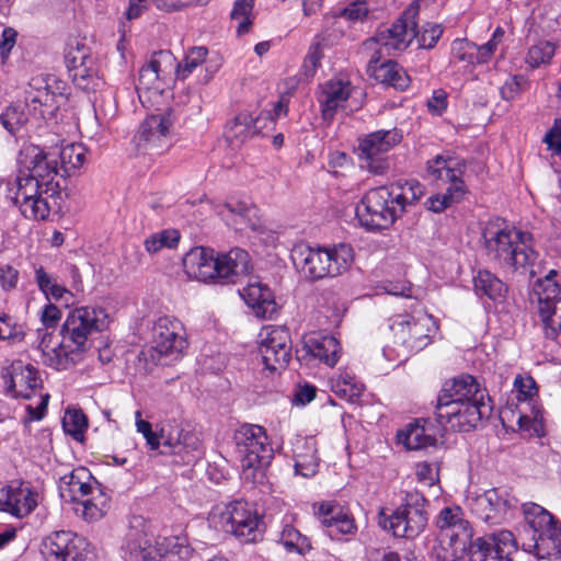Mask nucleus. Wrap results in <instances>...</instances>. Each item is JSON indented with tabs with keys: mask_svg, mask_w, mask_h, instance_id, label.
<instances>
[{
	"mask_svg": "<svg viewBox=\"0 0 561 561\" xmlns=\"http://www.w3.org/2000/svg\"><path fill=\"white\" fill-rule=\"evenodd\" d=\"M438 527L437 558L456 561L469 554L471 561H488L501 553L516 550V541L510 530H499L472 540V528L459 506L443 508L436 520Z\"/></svg>",
	"mask_w": 561,
	"mask_h": 561,
	"instance_id": "1",
	"label": "nucleus"
},
{
	"mask_svg": "<svg viewBox=\"0 0 561 561\" xmlns=\"http://www.w3.org/2000/svg\"><path fill=\"white\" fill-rule=\"evenodd\" d=\"M486 390L471 375L446 380L435 405L436 421L459 432H468L488 419L492 408Z\"/></svg>",
	"mask_w": 561,
	"mask_h": 561,
	"instance_id": "2",
	"label": "nucleus"
},
{
	"mask_svg": "<svg viewBox=\"0 0 561 561\" xmlns=\"http://www.w3.org/2000/svg\"><path fill=\"white\" fill-rule=\"evenodd\" d=\"M481 236L485 255L494 265L505 272L535 274L533 267L539 254L534 248V238L529 232L496 219L485 224Z\"/></svg>",
	"mask_w": 561,
	"mask_h": 561,
	"instance_id": "3",
	"label": "nucleus"
},
{
	"mask_svg": "<svg viewBox=\"0 0 561 561\" xmlns=\"http://www.w3.org/2000/svg\"><path fill=\"white\" fill-rule=\"evenodd\" d=\"M108 323V314L103 308L85 306L71 310L60 329L61 355H54L53 364L75 365L90 347V337L104 331Z\"/></svg>",
	"mask_w": 561,
	"mask_h": 561,
	"instance_id": "4",
	"label": "nucleus"
},
{
	"mask_svg": "<svg viewBox=\"0 0 561 561\" xmlns=\"http://www.w3.org/2000/svg\"><path fill=\"white\" fill-rule=\"evenodd\" d=\"M290 257L295 268L304 278L316 282L346 272L353 263L354 251L346 243L311 247L301 242L294 245Z\"/></svg>",
	"mask_w": 561,
	"mask_h": 561,
	"instance_id": "5",
	"label": "nucleus"
},
{
	"mask_svg": "<svg viewBox=\"0 0 561 561\" xmlns=\"http://www.w3.org/2000/svg\"><path fill=\"white\" fill-rule=\"evenodd\" d=\"M438 325L435 319L420 311L417 314L399 313L390 318V330L393 335V346H386L383 355L389 360H407L432 343L433 334Z\"/></svg>",
	"mask_w": 561,
	"mask_h": 561,
	"instance_id": "6",
	"label": "nucleus"
},
{
	"mask_svg": "<svg viewBox=\"0 0 561 561\" xmlns=\"http://www.w3.org/2000/svg\"><path fill=\"white\" fill-rule=\"evenodd\" d=\"M236 453L241 462L242 478L252 483L263 478L264 468L274 457L264 427L255 424H242L233 433Z\"/></svg>",
	"mask_w": 561,
	"mask_h": 561,
	"instance_id": "7",
	"label": "nucleus"
},
{
	"mask_svg": "<svg viewBox=\"0 0 561 561\" xmlns=\"http://www.w3.org/2000/svg\"><path fill=\"white\" fill-rule=\"evenodd\" d=\"M209 522L216 529L244 543L259 541L264 533L263 517L242 500L215 508L209 515Z\"/></svg>",
	"mask_w": 561,
	"mask_h": 561,
	"instance_id": "8",
	"label": "nucleus"
},
{
	"mask_svg": "<svg viewBox=\"0 0 561 561\" xmlns=\"http://www.w3.org/2000/svg\"><path fill=\"white\" fill-rule=\"evenodd\" d=\"M137 431L144 435L150 449L156 450L163 447V455H179L184 463L190 465L198 451L201 442L197 436L188 431H184L175 421L162 424L160 432L154 433L151 424L141 419V412H136Z\"/></svg>",
	"mask_w": 561,
	"mask_h": 561,
	"instance_id": "9",
	"label": "nucleus"
},
{
	"mask_svg": "<svg viewBox=\"0 0 561 561\" xmlns=\"http://www.w3.org/2000/svg\"><path fill=\"white\" fill-rule=\"evenodd\" d=\"M425 496L417 492H407L403 502L387 514L386 510L378 513V525L397 538L412 539L426 527L428 514Z\"/></svg>",
	"mask_w": 561,
	"mask_h": 561,
	"instance_id": "10",
	"label": "nucleus"
},
{
	"mask_svg": "<svg viewBox=\"0 0 561 561\" xmlns=\"http://www.w3.org/2000/svg\"><path fill=\"white\" fill-rule=\"evenodd\" d=\"M463 167L465 162L442 154L427 161L428 176L434 181L448 182L449 186L445 193L430 196L424 203L426 209L438 214L462 199L466 194V185L461 179Z\"/></svg>",
	"mask_w": 561,
	"mask_h": 561,
	"instance_id": "11",
	"label": "nucleus"
},
{
	"mask_svg": "<svg viewBox=\"0 0 561 561\" xmlns=\"http://www.w3.org/2000/svg\"><path fill=\"white\" fill-rule=\"evenodd\" d=\"M403 214V206L394 201L392 184L369 190L362 198L356 215L369 230L388 229Z\"/></svg>",
	"mask_w": 561,
	"mask_h": 561,
	"instance_id": "12",
	"label": "nucleus"
},
{
	"mask_svg": "<svg viewBox=\"0 0 561 561\" xmlns=\"http://www.w3.org/2000/svg\"><path fill=\"white\" fill-rule=\"evenodd\" d=\"M403 138L398 128L380 129L358 139L360 168L374 174H383L389 169L387 153Z\"/></svg>",
	"mask_w": 561,
	"mask_h": 561,
	"instance_id": "13",
	"label": "nucleus"
},
{
	"mask_svg": "<svg viewBox=\"0 0 561 561\" xmlns=\"http://www.w3.org/2000/svg\"><path fill=\"white\" fill-rule=\"evenodd\" d=\"M417 12V7L410 5L390 26L380 27L365 45L378 44L380 48L377 51L380 54L387 51L390 55L391 51L405 50L416 36Z\"/></svg>",
	"mask_w": 561,
	"mask_h": 561,
	"instance_id": "14",
	"label": "nucleus"
},
{
	"mask_svg": "<svg viewBox=\"0 0 561 561\" xmlns=\"http://www.w3.org/2000/svg\"><path fill=\"white\" fill-rule=\"evenodd\" d=\"M65 62L73 83L81 90H95L99 85L98 67L91 48L72 39L65 50Z\"/></svg>",
	"mask_w": 561,
	"mask_h": 561,
	"instance_id": "15",
	"label": "nucleus"
},
{
	"mask_svg": "<svg viewBox=\"0 0 561 561\" xmlns=\"http://www.w3.org/2000/svg\"><path fill=\"white\" fill-rule=\"evenodd\" d=\"M19 164L22 174L26 173L42 182L45 185V193L51 192L50 196H53L55 193L53 181L59 172L55 150L46 152L37 146L24 147L20 151Z\"/></svg>",
	"mask_w": 561,
	"mask_h": 561,
	"instance_id": "16",
	"label": "nucleus"
},
{
	"mask_svg": "<svg viewBox=\"0 0 561 561\" xmlns=\"http://www.w3.org/2000/svg\"><path fill=\"white\" fill-rule=\"evenodd\" d=\"M542 283L533 287L529 300L536 304V312L541 321L547 339L556 340L561 333V286L540 289Z\"/></svg>",
	"mask_w": 561,
	"mask_h": 561,
	"instance_id": "17",
	"label": "nucleus"
},
{
	"mask_svg": "<svg viewBox=\"0 0 561 561\" xmlns=\"http://www.w3.org/2000/svg\"><path fill=\"white\" fill-rule=\"evenodd\" d=\"M16 191L13 202L19 206L22 215L31 219H46L50 214L47 199L43 196L45 185L42 182L27 175L19 173L15 179Z\"/></svg>",
	"mask_w": 561,
	"mask_h": 561,
	"instance_id": "18",
	"label": "nucleus"
},
{
	"mask_svg": "<svg viewBox=\"0 0 561 561\" xmlns=\"http://www.w3.org/2000/svg\"><path fill=\"white\" fill-rule=\"evenodd\" d=\"M540 513L531 522L535 530L534 553L538 559L557 560L561 558V524L545 508L537 506Z\"/></svg>",
	"mask_w": 561,
	"mask_h": 561,
	"instance_id": "19",
	"label": "nucleus"
},
{
	"mask_svg": "<svg viewBox=\"0 0 561 561\" xmlns=\"http://www.w3.org/2000/svg\"><path fill=\"white\" fill-rule=\"evenodd\" d=\"M260 353L270 371L284 369L290 360L291 342L288 330L282 327H266L261 332Z\"/></svg>",
	"mask_w": 561,
	"mask_h": 561,
	"instance_id": "20",
	"label": "nucleus"
},
{
	"mask_svg": "<svg viewBox=\"0 0 561 561\" xmlns=\"http://www.w3.org/2000/svg\"><path fill=\"white\" fill-rule=\"evenodd\" d=\"M517 500L506 489L493 488L469 500L471 512L481 520L500 524L514 508Z\"/></svg>",
	"mask_w": 561,
	"mask_h": 561,
	"instance_id": "21",
	"label": "nucleus"
},
{
	"mask_svg": "<svg viewBox=\"0 0 561 561\" xmlns=\"http://www.w3.org/2000/svg\"><path fill=\"white\" fill-rule=\"evenodd\" d=\"M314 516L332 539H341L342 536L353 535L357 530L355 519L351 512L334 501L322 502L313 505Z\"/></svg>",
	"mask_w": 561,
	"mask_h": 561,
	"instance_id": "22",
	"label": "nucleus"
},
{
	"mask_svg": "<svg viewBox=\"0 0 561 561\" xmlns=\"http://www.w3.org/2000/svg\"><path fill=\"white\" fill-rule=\"evenodd\" d=\"M182 323L169 317L159 318L152 327V343L154 350L172 359L179 358L187 342L183 335Z\"/></svg>",
	"mask_w": 561,
	"mask_h": 561,
	"instance_id": "23",
	"label": "nucleus"
},
{
	"mask_svg": "<svg viewBox=\"0 0 561 561\" xmlns=\"http://www.w3.org/2000/svg\"><path fill=\"white\" fill-rule=\"evenodd\" d=\"M164 541L141 529L131 528L123 546L125 558L129 561H160L168 552Z\"/></svg>",
	"mask_w": 561,
	"mask_h": 561,
	"instance_id": "24",
	"label": "nucleus"
},
{
	"mask_svg": "<svg viewBox=\"0 0 561 561\" xmlns=\"http://www.w3.org/2000/svg\"><path fill=\"white\" fill-rule=\"evenodd\" d=\"M171 126L168 115H150L140 124L134 141L139 148L163 150L170 146Z\"/></svg>",
	"mask_w": 561,
	"mask_h": 561,
	"instance_id": "25",
	"label": "nucleus"
},
{
	"mask_svg": "<svg viewBox=\"0 0 561 561\" xmlns=\"http://www.w3.org/2000/svg\"><path fill=\"white\" fill-rule=\"evenodd\" d=\"M183 268L190 278L204 283H220L218 257L211 249L204 247L191 249L183 257Z\"/></svg>",
	"mask_w": 561,
	"mask_h": 561,
	"instance_id": "26",
	"label": "nucleus"
},
{
	"mask_svg": "<svg viewBox=\"0 0 561 561\" xmlns=\"http://www.w3.org/2000/svg\"><path fill=\"white\" fill-rule=\"evenodd\" d=\"M82 542L72 531H54L43 540L42 553L46 561H77Z\"/></svg>",
	"mask_w": 561,
	"mask_h": 561,
	"instance_id": "27",
	"label": "nucleus"
},
{
	"mask_svg": "<svg viewBox=\"0 0 561 561\" xmlns=\"http://www.w3.org/2000/svg\"><path fill=\"white\" fill-rule=\"evenodd\" d=\"M381 56L380 51L373 54L367 65L368 75L387 87L404 91L410 84L405 70L394 60L381 61Z\"/></svg>",
	"mask_w": 561,
	"mask_h": 561,
	"instance_id": "28",
	"label": "nucleus"
},
{
	"mask_svg": "<svg viewBox=\"0 0 561 561\" xmlns=\"http://www.w3.org/2000/svg\"><path fill=\"white\" fill-rule=\"evenodd\" d=\"M240 295L257 317L272 319L277 313L278 307L272 290L257 278H251Z\"/></svg>",
	"mask_w": 561,
	"mask_h": 561,
	"instance_id": "29",
	"label": "nucleus"
},
{
	"mask_svg": "<svg viewBox=\"0 0 561 561\" xmlns=\"http://www.w3.org/2000/svg\"><path fill=\"white\" fill-rule=\"evenodd\" d=\"M41 382L38 370L33 365L16 360L11 365L7 390L14 398L28 399Z\"/></svg>",
	"mask_w": 561,
	"mask_h": 561,
	"instance_id": "30",
	"label": "nucleus"
},
{
	"mask_svg": "<svg viewBox=\"0 0 561 561\" xmlns=\"http://www.w3.org/2000/svg\"><path fill=\"white\" fill-rule=\"evenodd\" d=\"M270 112H261L255 118L248 112H241L231 119L225 130V136L231 145L243 144L263 130L262 121L271 119Z\"/></svg>",
	"mask_w": 561,
	"mask_h": 561,
	"instance_id": "31",
	"label": "nucleus"
},
{
	"mask_svg": "<svg viewBox=\"0 0 561 561\" xmlns=\"http://www.w3.org/2000/svg\"><path fill=\"white\" fill-rule=\"evenodd\" d=\"M351 95L348 82L341 80H329L320 85L318 102L320 103L322 116L330 121L340 107H343Z\"/></svg>",
	"mask_w": 561,
	"mask_h": 561,
	"instance_id": "32",
	"label": "nucleus"
},
{
	"mask_svg": "<svg viewBox=\"0 0 561 561\" xmlns=\"http://www.w3.org/2000/svg\"><path fill=\"white\" fill-rule=\"evenodd\" d=\"M227 210L232 215V224L237 230H243L249 228L252 231H263L264 225L259 215V209L248 201H241L236 198L228 199L219 214L225 216Z\"/></svg>",
	"mask_w": 561,
	"mask_h": 561,
	"instance_id": "33",
	"label": "nucleus"
},
{
	"mask_svg": "<svg viewBox=\"0 0 561 561\" xmlns=\"http://www.w3.org/2000/svg\"><path fill=\"white\" fill-rule=\"evenodd\" d=\"M220 283L234 282V277L244 276L251 270V260L247 251L240 248L217 255Z\"/></svg>",
	"mask_w": 561,
	"mask_h": 561,
	"instance_id": "34",
	"label": "nucleus"
},
{
	"mask_svg": "<svg viewBox=\"0 0 561 561\" xmlns=\"http://www.w3.org/2000/svg\"><path fill=\"white\" fill-rule=\"evenodd\" d=\"M295 471L302 477H312L318 471L319 458L314 443L308 439L297 440L294 448Z\"/></svg>",
	"mask_w": 561,
	"mask_h": 561,
	"instance_id": "35",
	"label": "nucleus"
},
{
	"mask_svg": "<svg viewBox=\"0 0 561 561\" xmlns=\"http://www.w3.org/2000/svg\"><path fill=\"white\" fill-rule=\"evenodd\" d=\"M473 287L479 297L485 296L494 302L504 300L507 293V286L488 270H480L473 276Z\"/></svg>",
	"mask_w": 561,
	"mask_h": 561,
	"instance_id": "36",
	"label": "nucleus"
},
{
	"mask_svg": "<svg viewBox=\"0 0 561 561\" xmlns=\"http://www.w3.org/2000/svg\"><path fill=\"white\" fill-rule=\"evenodd\" d=\"M308 352L328 366H334L339 358V341L331 335L310 337L307 343Z\"/></svg>",
	"mask_w": 561,
	"mask_h": 561,
	"instance_id": "37",
	"label": "nucleus"
},
{
	"mask_svg": "<svg viewBox=\"0 0 561 561\" xmlns=\"http://www.w3.org/2000/svg\"><path fill=\"white\" fill-rule=\"evenodd\" d=\"M84 478H91L85 469L75 470L70 474L64 476L60 483L61 496L66 497V491H68L70 500L79 502L82 500L81 497L91 494L92 486L83 481Z\"/></svg>",
	"mask_w": 561,
	"mask_h": 561,
	"instance_id": "38",
	"label": "nucleus"
},
{
	"mask_svg": "<svg viewBox=\"0 0 561 561\" xmlns=\"http://www.w3.org/2000/svg\"><path fill=\"white\" fill-rule=\"evenodd\" d=\"M37 506V493L28 488L9 489V512L18 517L30 514Z\"/></svg>",
	"mask_w": 561,
	"mask_h": 561,
	"instance_id": "39",
	"label": "nucleus"
},
{
	"mask_svg": "<svg viewBox=\"0 0 561 561\" xmlns=\"http://www.w3.org/2000/svg\"><path fill=\"white\" fill-rule=\"evenodd\" d=\"M331 389L341 399L354 403L360 398L364 387L345 371L331 379Z\"/></svg>",
	"mask_w": 561,
	"mask_h": 561,
	"instance_id": "40",
	"label": "nucleus"
},
{
	"mask_svg": "<svg viewBox=\"0 0 561 561\" xmlns=\"http://www.w3.org/2000/svg\"><path fill=\"white\" fill-rule=\"evenodd\" d=\"M55 151L59 158L60 169L68 175L85 162L87 150L81 144H68Z\"/></svg>",
	"mask_w": 561,
	"mask_h": 561,
	"instance_id": "41",
	"label": "nucleus"
},
{
	"mask_svg": "<svg viewBox=\"0 0 561 561\" xmlns=\"http://www.w3.org/2000/svg\"><path fill=\"white\" fill-rule=\"evenodd\" d=\"M398 437L408 449H421L436 444V438L419 424H410L404 432L398 434Z\"/></svg>",
	"mask_w": 561,
	"mask_h": 561,
	"instance_id": "42",
	"label": "nucleus"
},
{
	"mask_svg": "<svg viewBox=\"0 0 561 561\" xmlns=\"http://www.w3.org/2000/svg\"><path fill=\"white\" fill-rule=\"evenodd\" d=\"M77 503L81 505V508L77 507L76 511L81 512L82 517L88 522L101 519L108 508L107 499L100 490H98L96 496L87 500L82 499Z\"/></svg>",
	"mask_w": 561,
	"mask_h": 561,
	"instance_id": "43",
	"label": "nucleus"
},
{
	"mask_svg": "<svg viewBox=\"0 0 561 561\" xmlns=\"http://www.w3.org/2000/svg\"><path fill=\"white\" fill-rule=\"evenodd\" d=\"M208 49L204 46L192 47L187 50L182 62L176 67V78L185 80L195 68L205 62Z\"/></svg>",
	"mask_w": 561,
	"mask_h": 561,
	"instance_id": "44",
	"label": "nucleus"
},
{
	"mask_svg": "<svg viewBox=\"0 0 561 561\" xmlns=\"http://www.w3.org/2000/svg\"><path fill=\"white\" fill-rule=\"evenodd\" d=\"M49 329H38L37 335L39 339L38 350L45 365L53 367L57 370L67 369L69 366H58L53 364L54 355H61V341L58 344H51L53 334L48 331Z\"/></svg>",
	"mask_w": 561,
	"mask_h": 561,
	"instance_id": "45",
	"label": "nucleus"
},
{
	"mask_svg": "<svg viewBox=\"0 0 561 561\" xmlns=\"http://www.w3.org/2000/svg\"><path fill=\"white\" fill-rule=\"evenodd\" d=\"M280 540L286 550L290 552L295 551L304 556L311 550L309 538L300 534V531L293 526L287 525L284 527Z\"/></svg>",
	"mask_w": 561,
	"mask_h": 561,
	"instance_id": "46",
	"label": "nucleus"
},
{
	"mask_svg": "<svg viewBox=\"0 0 561 561\" xmlns=\"http://www.w3.org/2000/svg\"><path fill=\"white\" fill-rule=\"evenodd\" d=\"M394 201L403 206V213L408 205L417 202L423 195V186L417 182H405L404 184L393 183Z\"/></svg>",
	"mask_w": 561,
	"mask_h": 561,
	"instance_id": "47",
	"label": "nucleus"
},
{
	"mask_svg": "<svg viewBox=\"0 0 561 561\" xmlns=\"http://www.w3.org/2000/svg\"><path fill=\"white\" fill-rule=\"evenodd\" d=\"M556 53V45L548 41H542L528 49L526 64L531 68H538L541 65L550 64Z\"/></svg>",
	"mask_w": 561,
	"mask_h": 561,
	"instance_id": "48",
	"label": "nucleus"
},
{
	"mask_svg": "<svg viewBox=\"0 0 561 561\" xmlns=\"http://www.w3.org/2000/svg\"><path fill=\"white\" fill-rule=\"evenodd\" d=\"M62 427L66 434L70 435L73 439L81 442L83 439L84 431L88 427V421L81 411L69 410L62 419Z\"/></svg>",
	"mask_w": 561,
	"mask_h": 561,
	"instance_id": "49",
	"label": "nucleus"
},
{
	"mask_svg": "<svg viewBox=\"0 0 561 561\" xmlns=\"http://www.w3.org/2000/svg\"><path fill=\"white\" fill-rule=\"evenodd\" d=\"M254 0H237L230 13L231 20L239 21L237 33L238 35L247 34L252 25L251 13L253 10Z\"/></svg>",
	"mask_w": 561,
	"mask_h": 561,
	"instance_id": "50",
	"label": "nucleus"
},
{
	"mask_svg": "<svg viewBox=\"0 0 561 561\" xmlns=\"http://www.w3.org/2000/svg\"><path fill=\"white\" fill-rule=\"evenodd\" d=\"M180 240V233L178 230L168 229L161 232L154 233L146 239L145 247L150 253H156L162 248H173Z\"/></svg>",
	"mask_w": 561,
	"mask_h": 561,
	"instance_id": "51",
	"label": "nucleus"
},
{
	"mask_svg": "<svg viewBox=\"0 0 561 561\" xmlns=\"http://www.w3.org/2000/svg\"><path fill=\"white\" fill-rule=\"evenodd\" d=\"M35 276L39 289L47 299L53 297L56 300H60L66 294H69L66 287L58 285L51 279V277L45 272L44 267L41 266L36 268Z\"/></svg>",
	"mask_w": 561,
	"mask_h": 561,
	"instance_id": "52",
	"label": "nucleus"
},
{
	"mask_svg": "<svg viewBox=\"0 0 561 561\" xmlns=\"http://www.w3.org/2000/svg\"><path fill=\"white\" fill-rule=\"evenodd\" d=\"M2 126L11 134L15 133L27 122V115L20 106L10 105L0 114Z\"/></svg>",
	"mask_w": 561,
	"mask_h": 561,
	"instance_id": "53",
	"label": "nucleus"
},
{
	"mask_svg": "<svg viewBox=\"0 0 561 561\" xmlns=\"http://www.w3.org/2000/svg\"><path fill=\"white\" fill-rule=\"evenodd\" d=\"M325 51L311 43L305 57L301 71L306 79H311L317 70L321 67V60L324 58Z\"/></svg>",
	"mask_w": 561,
	"mask_h": 561,
	"instance_id": "54",
	"label": "nucleus"
},
{
	"mask_svg": "<svg viewBox=\"0 0 561 561\" xmlns=\"http://www.w3.org/2000/svg\"><path fill=\"white\" fill-rule=\"evenodd\" d=\"M443 26L440 24L426 23L422 26V31L416 33L419 45L421 48H433L443 35Z\"/></svg>",
	"mask_w": 561,
	"mask_h": 561,
	"instance_id": "55",
	"label": "nucleus"
},
{
	"mask_svg": "<svg viewBox=\"0 0 561 561\" xmlns=\"http://www.w3.org/2000/svg\"><path fill=\"white\" fill-rule=\"evenodd\" d=\"M476 44L467 39H455L451 44V56L454 59L469 65L474 64Z\"/></svg>",
	"mask_w": 561,
	"mask_h": 561,
	"instance_id": "56",
	"label": "nucleus"
},
{
	"mask_svg": "<svg viewBox=\"0 0 561 561\" xmlns=\"http://www.w3.org/2000/svg\"><path fill=\"white\" fill-rule=\"evenodd\" d=\"M24 332L20 325L13 322L12 318L7 314H0V340L22 341Z\"/></svg>",
	"mask_w": 561,
	"mask_h": 561,
	"instance_id": "57",
	"label": "nucleus"
},
{
	"mask_svg": "<svg viewBox=\"0 0 561 561\" xmlns=\"http://www.w3.org/2000/svg\"><path fill=\"white\" fill-rule=\"evenodd\" d=\"M514 386L518 392V400H528L535 397L538 388L531 376L518 375L514 380Z\"/></svg>",
	"mask_w": 561,
	"mask_h": 561,
	"instance_id": "58",
	"label": "nucleus"
},
{
	"mask_svg": "<svg viewBox=\"0 0 561 561\" xmlns=\"http://www.w3.org/2000/svg\"><path fill=\"white\" fill-rule=\"evenodd\" d=\"M369 12L368 5L365 1H356L346 7L342 12L341 16L348 21L357 22L363 21Z\"/></svg>",
	"mask_w": 561,
	"mask_h": 561,
	"instance_id": "59",
	"label": "nucleus"
},
{
	"mask_svg": "<svg viewBox=\"0 0 561 561\" xmlns=\"http://www.w3.org/2000/svg\"><path fill=\"white\" fill-rule=\"evenodd\" d=\"M61 318V311L53 304H47L41 313L44 328L54 329Z\"/></svg>",
	"mask_w": 561,
	"mask_h": 561,
	"instance_id": "60",
	"label": "nucleus"
},
{
	"mask_svg": "<svg viewBox=\"0 0 561 561\" xmlns=\"http://www.w3.org/2000/svg\"><path fill=\"white\" fill-rule=\"evenodd\" d=\"M543 141L550 149L561 153V119L554 122V126L546 134Z\"/></svg>",
	"mask_w": 561,
	"mask_h": 561,
	"instance_id": "61",
	"label": "nucleus"
},
{
	"mask_svg": "<svg viewBox=\"0 0 561 561\" xmlns=\"http://www.w3.org/2000/svg\"><path fill=\"white\" fill-rule=\"evenodd\" d=\"M19 272L10 265L0 267V284L3 289L10 290L16 286Z\"/></svg>",
	"mask_w": 561,
	"mask_h": 561,
	"instance_id": "62",
	"label": "nucleus"
},
{
	"mask_svg": "<svg viewBox=\"0 0 561 561\" xmlns=\"http://www.w3.org/2000/svg\"><path fill=\"white\" fill-rule=\"evenodd\" d=\"M520 92V80L518 77H512L501 87L500 93L503 100H513Z\"/></svg>",
	"mask_w": 561,
	"mask_h": 561,
	"instance_id": "63",
	"label": "nucleus"
},
{
	"mask_svg": "<svg viewBox=\"0 0 561 561\" xmlns=\"http://www.w3.org/2000/svg\"><path fill=\"white\" fill-rule=\"evenodd\" d=\"M495 41H489L488 43L477 46L474 50V64H484L488 62L490 57L496 50Z\"/></svg>",
	"mask_w": 561,
	"mask_h": 561,
	"instance_id": "64",
	"label": "nucleus"
}]
</instances>
